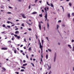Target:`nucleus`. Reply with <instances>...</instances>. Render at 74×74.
<instances>
[{
    "label": "nucleus",
    "instance_id": "nucleus-28",
    "mask_svg": "<svg viewBox=\"0 0 74 74\" xmlns=\"http://www.w3.org/2000/svg\"><path fill=\"white\" fill-rule=\"evenodd\" d=\"M25 71V70L24 69H21L20 71Z\"/></svg>",
    "mask_w": 74,
    "mask_h": 74
},
{
    "label": "nucleus",
    "instance_id": "nucleus-35",
    "mask_svg": "<svg viewBox=\"0 0 74 74\" xmlns=\"http://www.w3.org/2000/svg\"><path fill=\"white\" fill-rule=\"evenodd\" d=\"M37 1H38V0H35V3H37Z\"/></svg>",
    "mask_w": 74,
    "mask_h": 74
},
{
    "label": "nucleus",
    "instance_id": "nucleus-59",
    "mask_svg": "<svg viewBox=\"0 0 74 74\" xmlns=\"http://www.w3.org/2000/svg\"><path fill=\"white\" fill-rule=\"evenodd\" d=\"M11 35H12V36L14 35V34L13 33H12L11 34Z\"/></svg>",
    "mask_w": 74,
    "mask_h": 74
},
{
    "label": "nucleus",
    "instance_id": "nucleus-29",
    "mask_svg": "<svg viewBox=\"0 0 74 74\" xmlns=\"http://www.w3.org/2000/svg\"><path fill=\"white\" fill-rule=\"evenodd\" d=\"M62 8L63 10V12H64V8H63V7H62Z\"/></svg>",
    "mask_w": 74,
    "mask_h": 74
},
{
    "label": "nucleus",
    "instance_id": "nucleus-27",
    "mask_svg": "<svg viewBox=\"0 0 74 74\" xmlns=\"http://www.w3.org/2000/svg\"><path fill=\"white\" fill-rule=\"evenodd\" d=\"M62 22V21L61 20H59L58 21V23H60V22Z\"/></svg>",
    "mask_w": 74,
    "mask_h": 74
},
{
    "label": "nucleus",
    "instance_id": "nucleus-57",
    "mask_svg": "<svg viewBox=\"0 0 74 74\" xmlns=\"http://www.w3.org/2000/svg\"><path fill=\"white\" fill-rule=\"evenodd\" d=\"M18 1L19 2H21V0H18Z\"/></svg>",
    "mask_w": 74,
    "mask_h": 74
},
{
    "label": "nucleus",
    "instance_id": "nucleus-25",
    "mask_svg": "<svg viewBox=\"0 0 74 74\" xmlns=\"http://www.w3.org/2000/svg\"><path fill=\"white\" fill-rule=\"evenodd\" d=\"M39 16H40V17H42V14H39Z\"/></svg>",
    "mask_w": 74,
    "mask_h": 74
},
{
    "label": "nucleus",
    "instance_id": "nucleus-51",
    "mask_svg": "<svg viewBox=\"0 0 74 74\" xmlns=\"http://www.w3.org/2000/svg\"><path fill=\"white\" fill-rule=\"evenodd\" d=\"M23 63H25L26 62V61H25V60H24L23 61Z\"/></svg>",
    "mask_w": 74,
    "mask_h": 74
},
{
    "label": "nucleus",
    "instance_id": "nucleus-36",
    "mask_svg": "<svg viewBox=\"0 0 74 74\" xmlns=\"http://www.w3.org/2000/svg\"><path fill=\"white\" fill-rule=\"evenodd\" d=\"M24 41H25V42H27V41H26V39L25 38L24 39Z\"/></svg>",
    "mask_w": 74,
    "mask_h": 74
},
{
    "label": "nucleus",
    "instance_id": "nucleus-18",
    "mask_svg": "<svg viewBox=\"0 0 74 74\" xmlns=\"http://www.w3.org/2000/svg\"><path fill=\"white\" fill-rule=\"evenodd\" d=\"M8 42L9 44H11V41H9Z\"/></svg>",
    "mask_w": 74,
    "mask_h": 74
},
{
    "label": "nucleus",
    "instance_id": "nucleus-1",
    "mask_svg": "<svg viewBox=\"0 0 74 74\" xmlns=\"http://www.w3.org/2000/svg\"><path fill=\"white\" fill-rule=\"evenodd\" d=\"M56 56H57V54L56 53H54V56L53 58V62H55L56 60Z\"/></svg>",
    "mask_w": 74,
    "mask_h": 74
},
{
    "label": "nucleus",
    "instance_id": "nucleus-24",
    "mask_svg": "<svg viewBox=\"0 0 74 74\" xmlns=\"http://www.w3.org/2000/svg\"><path fill=\"white\" fill-rule=\"evenodd\" d=\"M21 68H22V69H25L26 68L25 67H24L23 66H21Z\"/></svg>",
    "mask_w": 74,
    "mask_h": 74
},
{
    "label": "nucleus",
    "instance_id": "nucleus-34",
    "mask_svg": "<svg viewBox=\"0 0 74 74\" xmlns=\"http://www.w3.org/2000/svg\"><path fill=\"white\" fill-rule=\"evenodd\" d=\"M62 26H63V27H65V25L64 24H63L62 25Z\"/></svg>",
    "mask_w": 74,
    "mask_h": 74
},
{
    "label": "nucleus",
    "instance_id": "nucleus-43",
    "mask_svg": "<svg viewBox=\"0 0 74 74\" xmlns=\"http://www.w3.org/2000/svg\"><path fill=\"white\" fill-rule=\"evenodd\" d=\"M28 30H29L30 31H31V30H32V29H31V28H29L28 29Z\"/></svg>",
    "mask_w": 74,
    "mask_h": 74
},
{
    "label": "nucleus",
    "instance_id": "nucleus-30",
    "mask_svg": "<svg viewBox=\"0 0 74 74\" xmlns=\"http://www.w3.org/2000/svg\"><path fill=\"white\" fill-rule=\"evenodd\" d=\"M72 16H74V13H72Z\"/></svg>",
    "mask_w": 74,
    "mask_h": 74
},
{
    "label": "nucleus",
    "instance_id": "nucleus-40",
    "mask_svg": "<svg viewBox=\"0 0 74 74\" xmlns=\"http://www.w3.org/2000/svg\"><path fill=\"white\" fill-rule=\"evenodd\" d=\"M58 28H59V25H57V29H58Z\"/></svg>",
    "mask_w": 74,
    "mask_h": 74
},
{
    "label": "nucleus",
    "instance_id": "nucleus-55",
    "mask_svg": "<svg viewBox=\"0 0 74 74\" xmlns=\"http://www.w3.org/2000/svg\"><path fill=\"white\" fill-rule=\"evenodd\" d=\"M16 74H19V72H16Z\"/></svg>",
    "mask_w": 74,
    "mask_h": 74
},
{
    "label": "nucleus",
    "instance_id": "nucleus-62",
    "mask_svg": "<svg viewBox=\"0 0 74 74\" xmlns=\"http://www.w3.org/2000/svg\"><path fill=\"white\" fill-rule=\"evenodd\" d=\"M22 54H23V55H25V53H22Z\"/></svg>",
    "mask_w": 74,
    "mask_h": 74
},
{
    "label": "nucleus",
    "instance_id": "nucleus-8",
    "mask_svg": "<svg viewBox=\"0 0 74 74\" xmlns=\"http://www.w3.org/2000/svg\"><path fill=\"white\" fill-rule=\"evenodd\" d=\"M1 49L3 50H7V48H2Z\"/></svg>",
    "mask_w": 74,
    "mask_h": 74
},
{
    "label": "nucleus",
    "instance_id": "nucleus-33",
    "mask_svg": "<svg viewBox=\"0 0 74 74\" xmlns=\"http://www.w3.org/2000/svg\"><path fill=\"white\" fill-rule=\"evenodd\" d=\"M3 27H5V25L3 24Z\"/></svg>",
    "mask_w": 74,
    "mask_h": 74
},
{
    "label": "nucleus",
    "instance_id": "nucleus-63",
    "mask_svg": "<svg viewBox=\"0 0 74 74\" xmlns=\"http://www.w3.org/2000/svg\"><path fill=\"white\" fill-rule=\"evenodd\" d=\"M21 52H23V50H20Z\"/></svg>",
    "mask_w": 74,
    "mask_h": 74
},
{
    "label": "nucleus",
    "instance_id": "nucleus-61",
    "mask_svg": "<svg viewBox=\"0 0 74 74\" xmlns=\"http://www.w3.org/2000/svg\"><path fill=\"white\" fill-rule=\"evenodd\" d=\"M15 30H18V28H16L15 29Z\"/></svg>",
    "mask_w": 74,
    "mask_h": 74
},
{
    "label": "nucleus",
    "instance_id": "nucleus-53",
    "mask_svg": "<svg viewBox=\"0 0 74 74\" xmlns=\"http://www.w3.org/2000/svg\"><path fill=\"white\" fill-rule=\"evenodd\" d=\"M23 48L25 49H26V47H23Z\"/></svg>",
    "mask_w": 74,
    "mask_h": 74
},
{
    "label": "nucleus",
    "instance_id": "nucleus-10",
    "mask_svg": "<svg viewBox=\"0 0 74 74\" xmlns=\"http://www.w3.org/2000/svg\"><path fill=\"white\" fill-rule=\"evenodd\" d=\"M27 64L26 63H25V64H23V66L24 67H25V66H27Z\"/></svg>",
    "mask_w": 74,
    "mask_h": 74
},
{
    "label": "nucleus",
    "instance_id": "nucleus-50",
    "mask_svg": "<svg viewBox=\"0 0 74 74\" xmlns=\"http://www.w3.org/2000/svg\"><path fill=\"white\" fill-rule=\"evenodd\" d=\"M10 45H11V48H12V45H11V44H10Z\"/></svg>",
    "mask_w": 74,
    "mask_h": 74
},
{
    "label": "nucleus",
    "instance_id": "nucleus-12",
    "mask_svg": "<svg viewBox=\"0 0 74 74\" xmlns=\"http://www.w3.org/2000/svg\"><path fill=\"white\" fill-rule=\"evenodd\" d=\"M37 13V12H34L32 13V14H36Z\"/></svg>",
    "mask_w": 74,
    "mask_h": 74
},
{
    "label": "nucleus",
    "instance_id": "nucleus-11",
    "mask_svg": "<svg viewBox=\"0 0 74 74\" xmlns=\"http://www.w3.org/2000/svg\"><path fill=\"white\" fill-rule=\"evenodd\" d=\"M68 47H69L71 49L72 48V47H71V45H68Z\"/></svg>",
    "mask_w": 74,
    "mask_h": 74
},
{
    "label": "nucleus",
    "instance_id": "nucleus-47",
    "mask_svg": "<svg viewBox=\"0 0 74 74\" xmlns=\"http://www.w3.org/2000/svg\"><path fill=\"white\" fill-rule=\"evenodd\" d=\"M14 25L15 24H12V25L11 27H12V26H14Z\"/></svg>",
    "mask_w": 74,
    "mask_h": 74
},
{
    "label": "nucleus",
    "instance_id": "nucleus-45",
    "mask_svg": "<svg viewBox=\"0 0 74 74\" xmlns=\"http://www.w3.org/2000/svg\"><path fill=\"white\" fill-rule=\"evenodd\" d=\"M26 57H27V58L28 59V58H29V57H28V56H27V55H26Z\"/></svg>",
    "mask_w": 74,
    "mask_h": 74
},
{
    "label": "nucleus",
    "instance_id": "nucleus-19",
    "mask_svg": "<svg viewBox=\"0 0 74 74\" xmlns=\"http://www.w3.org/2000/svg\"><path fill=\"white\" fill-rule=\"evenodd\" d=\"M51 7H53V5L52 3H51Z\"/></svg>",
    "mask_w": 74,
    "mask_h": 74
},
{
    "label": "nucleus",
    "instance_id": "nucleus-31",
    "mask_svg": "<svg viewBox=\"0 0 74 74\" xmlns=\"http://www.w3.org/2000/svg\"><path fill=\"white\" fill-rule=\"evenodd\" d=\"M7 27H8V28H10V27H11V26H7Z\"/></svg>",
    "mask_w": 74,
    "mask_h": 74
},
{
    "label": "nucleus",
    "instance_id": "nucleus-5",
    "mask_svg": "<svg viewBox=\"0 0 74 74\" xmlns=\"http://www.w3.org/2000/svg\"><path fill=\"white\" fill-rule=\"evenodd\" d=\"M39 27L40 29V30H41V24L40 23V21H39Z\"/></svg>",
    "mask_w": 74,
    "mask_h": 74
},
{
    "label": "nucleus",
    "instance_id": "nucleus-13",
    "mask_svg": "<svg viewBox=\"0 0 74 74\" xmlns=\"http://www.w3.org/2000/svg\"><path fill=\"white\" fill-rule=\"evenodd\" d=\"M47 29H49V24H48V23H47Z\"/></svg>",
    "mask_w": 74,
    "mask_h": 74
},
{
    "label": "nucleus",
    "instance_id": "nucleus-17",
    "mask_svg": "<svg viewBox=\"0 0 74 74\" xmlns=\"http://www.w3.org/2000/svg\"><path fill=\"white\" fill-rule=\"evenodd\" d=\"M68 18H70V13L68 14Z\"/></svg>",
    "mask_w": 74,
    "mask_h": 74
},
{
    "label": "nucleus",
    "instance_id": "nucleus-14",
    "mask_svg": "<svg viewBox=\"0 0 74 74\" xmlns=\"http://www.w3.org/2000/svg\"><path fill=\"white\" fill-rule=\"evenodd\" d=\"M46 58L47 60L48 59V56L47 55H46Z\"/></svg>",
    "mask_w": 74,
    "mask_h": 74
},
{
    "label": "nucleus",
    "instance_id": "nucleus-56",
    "mask_svg": "<svg viewBox=\"0 0 74 74\" xmlns=\"http://www.w3.org/2000/svg\"><path fill=\"white\" fill-rule=\"evenodd\" d=\"M16 22H18V21H19V20H16Z\"/></svg>",
    "mask_w": 74,
    "mask_h": 74
},
{
    "label": "nucleus",
    "instance_id": "nucleus-64",
    "mask_svg": "<svg viewBox=\"0 0 74 74\" xmlns=\"http://www.w3.org/2000/svg\"><path fill=\"white\" fill-rule=\"evenodd\" d=\"M29 21H30V22H32V21L30 20V19L29 20Z\"/></svg>",
    "mask_w": 74,
    "mask_h": 74
},
{
    "label": "nucleus",
    "instance_id": "nucleus-44",
    "mask_svg": "<svg viewBox=\"0 0 74 74\" xmlns=\"http://www.w3.org/2000/svg\"><path fill=\"white\" fill-rule=\"evenodd\" d=\"M51 73H52V72L51 71H50L49 72V74H51Z\"/></svg>",
    "mask_w": 74,
    "mask_h": 74
},
{
    "label": "nucleus",
    "instance_id": "nucleus-41",
    "mask_svg": "<svg viewBox=\"0 0 74 74\" xmlns=\"http://www.w3.org/2000/svg\"><path fill=\"white\" fill-rule=\"evenodd\" d=\"M7 14H11V12H8Z\"/></svg>",
    "mask_w": 74,
    "mask_h": 74
},
{
    "label": "nucleus",
    "instance_id": "nucleus-22",
    "mask_svg": "<svg viewBox=\"0 0 74 74\" xmlns=\"http://www.w3.org/2000/svg\"><path fill=\"white\" fill-rule=\"evenodd\" d=\"M48 50L49 51V52H51V49H48Z\"/></svg>",
    "mask_w": 74,
    "mask_h": 74
},
{
    "label": "nucleus",
    "instance_id": "nucleus-42",
    "mask_svg": "<svg viewBox=\"0 0 74 74\" xmlns=\"http://www.w3.org/2000/svg\"><path fill=\"white\" fill-rule=\"evenodd\" d=\"M73 51H74V46H73Z\"/></svg>",
    "mask_w": 74,
    "mask_h": 74
},
{
    "label": "nucleus",
    "instance_id": "nucleus-49",
    "mask_svg": "<svg viewBox=\"0 0 74 74\" xmlns=\"http://www.w3.org/2000/svg\"><path fill=\"white\" fill-rule=\"evenodd\" d=\"M9 8H10L11 9L12 8V7H11V6H8Z\"/></svg>",
    "mask_w": 74,
    "mask_h": 74
},
{
    "label": "nucleus",
    "instance_id": "nucleus-9",
    "mask_svg": "<svg viewBox=\"0 0 74 74\" xmlns=\"http://www.w3.org/2000/svg\"><path fill=\"white\" fill-rule=\"evenodd\" d=\"M15 34H19V32L18 31H17L15 32Z\"/></svg>",
    "mask_w": 74,
    "mask_h": 74
},
{
    "label": "nucleus",
    "instance_id": "nucleus-54",
    "mask_svg": "<svg viewBox=\"0 0 74 74\" xmlns=\"http://www.w3.org/2000/svg\"><path fill=\"white\" fill-rule=\"evenodd\" d=\"M42 12H44V10H42Z\"/></svg>",
    "mask_w": 74,
    "mask_h": 74
},
{
    "label": "nucleus",
    "instance_id": "nucleus-39",
    "mask_svg": "<svg viewBox=\"0 0 74 74\" xmlns=\"http://www.w3.org/2000/svg\"><path fill=\"white\" fill-rule=\"evenodd\" d=\"M14 53H16V50H14Z\"/></svg>",
    "mask_w": 74,
    "mask_h": 74
},
{
    "label": "nucleus",
    "instance_id": "nucleus-52",
    "mask_svg": "<svg viewBox=\"0 0 74 74\" xmlns=\"http://www.w3.org/2000/svg\"><path fill=\"white\" fill-rule=\"evenodd\" d=\"M30 5H29V9H30Z\"/></svg>",
    "mask_w": 74,
    "mask_h": 74
},
{
    "label": "nucleus",
    "instance_id": "nucleus-20",
    "mask_svg": "<svg viewBox=\"0 0 74 74\" xmlns=\"http://www.w3.org/2000/svg\"><path fill=\"white\" fill-rule=\"evenodd\" d=\"M69 6H70V7H71V3H69Z\"/></svg>",
    "mask_w": 74,
    "mask_h": 74
},
{
    "label": "nucleus",
    "instance_id": "nucleus-58",
    "mask_svg": "<svg viewBox=\"0 0 74 74\" xmlns=\"http://www.w3.org/2000/svg\"><path fill=\"white\" fill-rule=\"evenodd\" d=\"M12 40L13 41H14V38H12Z\"/></svg>",
    "mask_w": 74,
    "mask_h": 74
},
{
    "label": "nucleus",
    "instance_id": "nucleus-23",
    "mask_svg": "<svg viewBox=\"0 0 74 74\" xmlns=\"http://www.w3.org/2000/svg\"><path fill=\"white\" fill-rule=\"evenodd\" d=\"M41 42H42V44H43V43L44 42V40H41Z\"/></svg>",
    "mask_w": 74,
    "mask_h": 74
},
{
    "label": "nucleus",
    "instance_id": "nucleus-4",
    "mask_svg": "<svg viewBox=\"0 0 74 74\" xmlns=\"http://www.w3.org/2000/svg\"><path fill=\"white\" fill-rule=\"evenodd\" d=\"M14 36L15 37H16L17 38H18V40H19V38H20V37H21L20 36H18V35L15 34L14 35Z\"/></svg>",
    "mask_w": 74,
    "mask_h": 74
},
{
    "label": "nucleus",
    "instance_id": "nucleus-48",
    "mask_svg": "<svg viewBox=\"0 0 74 74\" xmlns=\"http://www.w3.org/2000/svg\"><path fill=\"white\" fill-rule=\"evenodd\" d=\"M71 42H74V40H72Z\"/></svg>",
    "mask_w": 74,
    "mask_h": 74
},
{
    "label": "nucleus",
    "instance_id": "nucleus-15",
    "mask_svg": "<svg viewBox=\"0 0 74 74\" xmlns=\"http://www.w3.org/2000/svg\"><path fill=\"white\" fill-rule=\"evenodd\" d=\"M2 69H3V71H5V70H6L5 69L4 67H2Z\"/></svg>",
    "mask_w": 74,
    "mask_h": 74
},
{
    "label": "nucleus",
    "instance_id": "nucleus-21",
    "mask_svg": "<svg viewBox=\"0 0 74 74\" xmlns=\"http://www.w3.org/2000/svg\"><path fill=\"white\" fill-rule=\"evenodd\" d=\"M22 16L23 17V18H26V17L25 16V15H22L21 16Z\"/></svg>",
    "mask_w": 74,
    "mask_h": 74
},
{
    "label": "nucleus",
    "instance_id": "nucleus-7",
    "mask_svg": "<svg viewBox=\"0 0 74 74\" xmlns=\"http://www.w3.org/2000/svg\"><path fill=\"white\" fill-rule=\"evenodd\" d=\"M45 19H46L45 21H47V14L45 15Z\"/></svg>",
    "mask_w": 74,
    "mask_h": 74
},
{
    "label": "nucleus",
    "instance_id": "nucleus-32",
    "mask_svg": "<svg viewBox=\"0 0 74 74\" xmlns=\"http://www.w3.org/2000/svg\"><path fill=\"white\" fill-rule=\"evenodd\" d=\"M26 23L27 24H28V25H31L30 24L28 23L27 22H26Z\"/></svg>",
    "mask_w": 74,
    "mask_h": 74
},
{
    "label": "nucleus",
    "instance_id": "nucleus-16",
    "mask_svg": "<svg viewBox=\"0 0 74 74\" xmlns=\"http://www.w3.org/2000/svg\"><path fill=\"white\" fill-rule=\"evenodd\" d=\"M31 49H32V47H29L28 49V51H31Z\"/></svg>",
    "mask_w": 74,
    "mask_h": 74
},
{
    "label": "nucleus",
    "instance_id": "nucleus-46",
    "mask_svg": "<svg viewBox=\"0 0 74 74\" xmlns=\"http://www.w3.org/2000/svg\"><path fill=\"white\" fill-rule=\"evenodd\" d=\"M7 23H8L9 24L10 23V22L9 21H8V22H7Z\"/></svg>",
    "mask_w": 74,
    "mask_h": 74
},
{
    "label": "nucleus",
    "instance_id": "nucleus-37",
    "mask_svg": "<svg viewBox=\"0 0 74 74\" xmlns=\"http://www.w3.org/2000/svg\"><path fill=\"white\" fill-rule=\"evenodd\" d=\"M11 18H8V20H11Z\"/></svg>",
    "mask_w": 74,
    "mask_h": 74
},
{
    "label": "nucleus",
    "instance_id": "nucleus-60",
    "mask_svg": "<svg viewBox=\"0 0 74 74\" xmlns=\"http://www.w3.org/2000/svg\"><path fill=\"white\" fill-rule=\"evenodd\" d=\"M23 47V45H21V46H20V47Z\"/></svg>",
    "mask_w": 74,
    "mask_h": 74
},
{
    "label": "nucleus",
    "instance_id": "nucleus-2",
    "mask_svg": "<svg viewBox=\"0 0 74 74\" xmlns=\"http://www.w3.org/2000/svg\"><path fill=\"white\" fill-rule=\"evenodd\" d=\"M47 66H48V68L47 69V70H50V69H51V64H47Z\"/></svg>",
    "mask_w": 74,
    "mask_h": 74
},
{
    "label": "nucleus",
    "instance_id": "nucleus-3",
    "mask_svg": "<svg viewBox=\"0 0 74 74\" xmlns=\"http://www.w3.org/2000/svg\"><path fill=\"white\" fill-rule=\"evenodd\" d=\"M40 47L41 50V53H42V46H41V43L40 44Z\"/></svg>",
    "mask_w": 74,
    "mask_h": 74
},
{
    "label": "nucleus",
    "instance_id": "nucleus-6",
    "mask_svg": "<svg viewBox=\"0 0 74 74\" xmlns=\"http://www.w3.org/2000/svg\"><path fill=\"white\" fill-rule=\"evenodd\" d=\"M45 15H46V14H47V9H46V8H45Z\"/></svg>",
    "mask_w": 74,
    "mask_h": 74
},
{
    "label": "nucleus",
    "instance_id": "nucleus-26",
    "mask_svg": "<svg viewBox=\"0 0 74 74\" xmlns=\"http://www.w3.org/2000/svg\"><path fill=\"white\" fill-rule=\"evenodd\" d=\"M21 26H23V27H24V23H23L21 24Z\"/></svg>",
    "mask_w": 74,
    "mask_h": 74
},
{
    "label": "nucleus",
    "instance_id": "nucleus-38",
    "mask_svg": "<svg viewBox=\"0 0 74 74\" xmlns=\"http://www.w3.org/2000/svg\"><path fill=\"white\" fill-rule=\"evenodd\" d=\"M46 38H47V40L49 41V40H48V37H46Z\"/></svg>",
    "mask_w": 74,
    "mask_h": 74
}]
</instances>
